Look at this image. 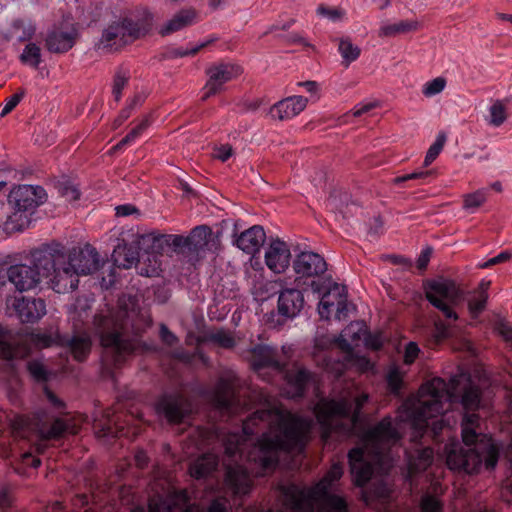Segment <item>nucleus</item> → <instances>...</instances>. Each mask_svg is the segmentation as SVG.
I'll return each mask as SVG.
<instances>
[{"instance_id":"f257e3e1","label":"nucleus","mask_w":512,"mask_h":512,"mask_svg":"<svg viewBox=\"0 0 512 512\" xmlns=\"http://www.w3.org/2000/svg\"><path fill=\"white\" fill-rule=\"evenodd\" d=\"M312 421L297 417L282 405L276 402L266 401L263 409L257 410L250 418L243 423V433L246 436L257 434L266 429L261 438L247 454L243 455V447L247 445V439L237 433H229L223 436L225 454L229 458L236 457L240 452L239 459H231L226 465L225 484L234 496H242L249 493L251 479L249 474L260 476L264 471L276 466L278 462V451L300 452L308 439Z\"/></svg>"},{"instance_id":"f03ea898","label":"nucleus","mask_w":512,"mask_h":512,"mask_svg":"<svg viewBox=\"0 0 512 512\" xmlns=\"http://www.w3.org/2000/svg\"><path fill=\"white\" fill-rule=\"evenodd\" d=\"M459 398L466 410L474 411L480 405V391L470 383L466 374H456L448 383L434 378L419 389L416 398L403 403L398 417L420 432L428 426L429 419L443 414Z\"/></svg>"},{"instance_id":"7ed1b4c3","label":"nucleus","mask_w":512,"mask_h":512,"mask_svg":"<svg viewBox=\"0 0 512 512\" xmlns=\"http://www.w3.org/2000/svg\"><path fill=\"white\" fill-rule=\"evenodd\" d=\"M399 438L400 435L390 418H384L363 434V447L353 448L348 454L356 485L362 486L371 478L374 466L382 471L391 467L389 449Z\"/></svg>"},{"instance_id":"20e7f679","label":"nucleus","mask_w":512,"mask_h":512,"mask_svg":"<svg viewBox=\"0 0 512 512\" xmlns=\"http://www.w3.org/2000/svg\"><path fill=\"white\" fill-rule=\"evenodd\" d=\"M47 252L43 261H51L52 289L57 293H65L77 288L80 275H90L100 269L103 261L97 250L90 244L78 245L66 249L59 243L46 245Z\"/></svg>"},{"instance_id":"39448f33","label":"nucleus","mask_w":512,"mask_h":512,"mask_svg":"<svg viewBox=\"0 0 512 512\" xmlns=\"http://www.w3.org/2000/svg\"><path fill=\"white\" fill-rule=\"evenodd\" d=\"M462 438L465 448L453 445L447 449L446 463L449 469L472 474L478 472L483 463L487 469L496 466L498 448L490 438L482 435L477 414H465L463 417Z\"/></svg>"},{"instance_id":"423d86ee","label":"nucleus","mask_w":512,"mask_h":512,"mask_svg":"<svg viewBox=\"0 0 512 512\" xmlns=\"http://www.w3.org/2000/svg\"><path fill=\"white\" fill-rule=\"evenodd\" d=\"M343 474L340 464H334L325 477L313 488L295 484L280 487L283 509L279 512H348L345 501L329 493L332 483Z\"/></svg>"},{"instance_id":"0eeeda50","label":"nucleus","mask_w":512,"mask_h":512,"mask_svg":"<svg viewBox=\"0 0 512 512\" xmlns=\"http://www.w3.org/2000/svg\"><path fill=\"white\" fill-rule=\"evenodd\" d=\"M131 309L120 304L117 311L106 307L99 310L93 317V328L99 336L101 345L110 348L115 353V361L119 362L126 354L136 349L134 339L125 337L128 327L138 330L137 318L139 313L130 301Z\"/></svg>"},{"instance_id":"6e6552de","label":"nucleus","mask_w":512,"mask_h":512,"mask_svg":"<svg viewBox=\"0 0 512 512\" xmlns=\"http://www.w3.org/2000/svg\"><path fill=\"white\" fill-rule=\"evenodd\" d=\"M154 25V15L146 7H137L108 24L95 43L100 53H111L146 36Z\"/></svg>"},{"instance_id":"1a4fd4ad","label":"nucleus","mask_w":512,"mask_h":512,"mask_svg":"<svg viewBox=\"0 0 512 512\" xmlns=\"http://www.w3.org/2000/svg\"><path fill=\"white\" fill-rule=\"evenodd\" d=\"M368 401V394L344 397L340 400H320L315 407L322 437L327 440L333 432L349 435L356 432L360 409Z\"/></svg>"},{"instance_id":"9d476101","label":"nucleus","mask_w":512,"mask_h":512,"mask_svg":"<svg viewBox=\"0 0 512 512\" xmlns=\"http://www.w3.org/2000/svg\"><path fill=\"white\" fill-rule=\"evenodd\" d=\"M48 253L46 245L31 252L29 263H18L7 267L8 282L13 285L16 291L23 293L38 288L43 279L47 280L52 288L51 261H43V255Z\"/></svg>"},{"instance_id":"9b49d317","label":"nucleus","mask_w":512,"mask_h":512,"mask_svg":"<svg viewBox=\"0 0 512 512\" xmlns=\"http://www.w3.org/2000/svg\"><path fill=\"white\" fill-rule=\"evenodd\" d=\"M46 191L41 186L19 185L14 187L8 197L13 212L7 217L5 229L19 232L28 227L29 215L46 200Z\"/></svg>"},{"instance_id":"f8f14e48","label":"nucleus","mask_w":512,"mask_h":512,"mask_svg":"<svg viewBox=\"0 0 512 512\" xmlns=\"http://www.w3.org/2000/svg\"><path fill=\"white\" fill-rule=\"evenodd\" d=\"M12 430L16 437L29 439L31 434L40 439H56L64 432L76 434L78 426L71 418H55L51 424L45 414H38L33 418L17 416L12 422Z\"/></svg>"},{"instance_id":"ddd939ff","label":"nucleus","mask_w":512,"mask_h":512,"mask_svg":"<svg viewBox=\"0 0 512 512\" xmlns=\"http://www.w3.org/2000/svg\"><path fill=\"white\" fill-rule=\"evenodd\" d=\"M424 290L426 299L442 312L446 320H458L454 308L462 302L464 292L455 280L437 276L424 283Z\"/></svg>"},{"instance_id":"4468645a","label":"nucleus","mask_w":512,"mask_h":512,"mask_svg":"<svg viewBox=\"0 0 512 512\" xmlns=\"http://www.w3.org/2000/svg\"><path fill=\"white\" fill-rule=\"evenodd\" d=\"M243 73L240 65L233 62H218L206 69L207 81L204 86L203 100L220 93L226 83L237 79Z\"/></svg>"},{"instance_id":"2eb2a0df","label":"nucleus","mask_w":512,"mask_h":512,"mask_svg":"<svg viewBox=\"0 0 512 512\" xmlns=\"http://www.w3.org/2000/svg\"><path fill=\"white\" fill-rule=\"evenodd\" d=\"M336 309V318L342 319L347 315V295L345 287L333 283L329 290L323 295L318 306L321 318L329 319L332 309Z\"/></svg>"},{"instance_id":"dca6fc26","label":"nucleus","mask_w":512,"mask_h":512,"mask_svg":"<svg viewBox=\"0 0 512 512\" xmlns=\"http://www.w3.org/2000/svg\"><path fill=\"white\" fill-rule=\"evenodd\" d=\"M336 309V318L342 319L347 315V295L345 287L333 283L329 290L323 295L318 306L321 318L329 319L332 309Z\"/></svg>"},{"instance_id":"f3484780","label":"nucleus","mask_w":512,"mask_h":512,"mask_svg":"<svg viewBox=\"0 0 512 512\" xmlns=\"http://www.w3.org/2000/svg\"><path fill=\"white\" fill-rule=\"evenodd\" d=\"M293 270L297 276L296 280L303 278L314 279L326 272L327 263L320 254L304 251L298 254L293 261Z\"/></svg>"},{"instance_id":"a211bd4d","label":"nucleus","mask_w":512,"mask_h":512,"mask_svg":"<svg viewBox=\"0 0 512 512\" xmlns=\"http://www.w3.org/2000/svg\"><path fill=\"white\" fill-rule=\"evenodd\" d=\"M237 376L227 372L220 377L213 394V401L217 408L231 413L236 412Z\"/></svg>"},{"instance_id":"6ab92c4d","label":"nucleus","mask_w":512,"mask_h":512,"mask_svg":"<svg viewBox=\"0 0 512 512\" xmlns=\"http://www.w3.org/2000/svg\"><path fill=\"white\" fill-rule=\"evenodd\" d=\"M78 38V31L72 24L51 29L45 38V46L52 53H65L72 49Z\"/></svg>"},{"instance_id":"aec40b11","label":"nucleus","mask_w":512,"mask_h":512,"mask_svg":"<svg viewBox=\"0 0 512 512\" xmlns=\"http://www.w3.org/2000/svg\"><path fill=\"white\" fill-rule=\"evenodd\" d=\"M156 411L164 416L170 423H180L191 412V405L182 396L169 395L162 397L157 405Z\"/></svg>"},{"instance_id":"412c9836","label":"nucleus","mask_w":512,"mask_h":512,"mask_svg":"<svg viewBox=\"0 0 512 512\" xmlns=\"http://www.w3.org/2000/svg\"><path fill=\"white\" fill-rule=\"evenodd\" d=\"M12 307L23 323H35L47 313L46 303L42 298H14Z\"/></svg>"},{"instance_id":"4be33fe9","label":"nucleus","mask_w":512,"mask_h":512,"mask_svg":"<svg viewBox=\"0 0 512 512\" xmlns=\"http://www.w3.org/2000/svg\"><path fill=\"white\" fill-rule=\"evenodd\" d=\"M199 20V12L194 7H187L177 11L158 28V34L162 37L172 35L193 26Z\"/></svg>"},{"instance_id":"5701e85b","label":"nucleus","mask_w":512,"mask_h":512,"mask_svg":"<svg viewBox=\"0 0 512 512\" xmlns=\"http://www.w3.org/2000/svg\"><path fill=\"white\" fill-rule=\"evenodd\" d=\"M308 99L303 96H290L284 98L269 109V115L274 120H290L299 115L306 108Z\"/></svg>"},{"instance_id":"b1692460","label":"nucleus","mask_w":512,"mask_h":512,"mask_svg":"<svg viewBox=\"0 0 512 512\" xmlns=\"http://www.w3.org/2000/svg\"><path fill=\"white\" fill-rule=\"evenodd\" d=\"M131 512L145 511L143 508H136ZM149 512H200V510L196 505H188L186 494L182 492L169 500L151 499L149 502Z\"/></svg>"},{"instance_id":"393cba45","label":"nucleus","mask_w":512,"mask_h":512,"mask_svg":"<svg viewBox=\"0 0 512 512\" xmlns=\"http://www.w3.org/2000/svg\"><path fill=\"white\" fill-rule=\"evenodd\" d=\"M290 250L287 244L279 239L272 240L265 252V263L275 273H282L289 265Z\"/></svg>"},{"instance_id":"a878e982","label":"nucleus","mask_w":512,"mask_h":512,"mask_svg":"<svg viewBox=\"0 0 512 512\" xmlns=\"http://www.w3.org/2000/svg\"><path fill=\"white\" fill-rule=\"evenodd\" d=\"M189 250L198 256H203L207 251H215L218 240L214 237L208 226H197L188 236Z\"/></svg>"},{"instance_id":"bb28decb","label":"nucleus","mask_w":512,"mask_h":512,"mask_svg":"<svg viewBox=\"0 0 512 512\" xmlns=\"http://www.w3.org/2000/svg\"><path fill=\"white\" fill-rule=\"evenodd\" d=\"M304 306L302 292L295 288H287L280 292L278 298V312L280 315L293 318L297 316Z\"/></svg>"},{"instance_id":"cd10ccee","label":"nucleus","mask_w":512,"mask_h":512,"mask_svg":"<svg viewBox=\"0 0 512 512\" xmlns=\"http://www.w3.org/2000/svg\"><path fill=\"white\" fill-rule=\"evenodd\" d=\"M249 361L256 371L269 367L278 372H282L283 364H281L275 355V351L263 345H257L250 350Z\"/></svg>"},{"instance_id":"c85d7f7f","label":"nucleus","mask_w":512,"mask_h":512,"mask_svg":"<svg viewBox=\"0 0 512 512\" xmlns=\"http://www.w3.org/2000/svg\"><path fill=\"white\" fill-rule=\"evenodd\" d=\"M266 239L264 229L259 225H254L242 232L235 243L239 249L248 254H253L262 247Z\"/></svg>"},{"instance_id":"c756f323","label":"nucleus","mask_w":512,"mask_h":512,"mask_svg":"<svg viewBox=\"0 0 512 512\" xmlns=\"http://www.w3.org/2000/svg\"><path fill=\"white\" fill-rule=\"evenodd\" d=\"M146 241L151 243L153 253L160 254L166 247H187L189 249L188 237L173 234H149L145 238Z\"/></svg>"},{"instance_id":"7c9ffc66","label":"nucleus","mask_w":512,"mask_h":512,"mask_svg":"<svg viewBox=\"0 0 512 512\" xmlns=\"http://www.w3.org/2000/svg\"><path fill=\"white\" fill-rule=\"evenodd\" d=\"M93 302L94 298L92 296L83 295L77 297L75 301L69 306V319L72 321L75 328H81L89 318Z\"/></svg>"},{"instance_id":"2f4dec72","label":"nucleus","mask_w":512,"mask_h":512,"mask_svg":"<svg viewBox=\"0 0 512 512\" xmlns=\"http://www.w3.org/2000/svg\"><path fill=\"white\" fill-rule=\"evenodd\" d=\"M310 378L307 370L296 368L285 373V379L291 390L287 391V395L291 398L300 397L303 394L306 383Z\"/></svg>"},{"instance_id":"473e14b6","label":"nucleus","mask_w":512,"mask_h":512,"mask_svg":"<svg viewBox=\"0 0 512 512\" xmlns=\"http://www.w3.org/2000/svg\"><path fill=\"white\" fill-rule=\"evenodd\" d=\"M420 24L417 20H401L396 23L384 24L378 31L379 37L388 38L417 31Z\"/></svg>"},{"instance_id":"72a5a7b5","label":"nucleus","mask_w":512,"mask_h":512,"mask_svg":"<svg viewBox=\"0 0 512 512\" xmlns=\"http://www.w3.org/2000/svg\"><path fill=\"white\" fill-rule=\"evenodd\" d=\"M114 263L121 268L128 269L139 260L137 249L129 244H118L113 251Z\"/></svg>"},{"instance_id":"f704fd0d","label":"nucleus","mask_w":512,"mask_h":512,"mask_svg":"<svg viewBox=\"0 0 512 512\" xmlns=\"http://www.w3.org/2000/svg\"><path fill=\"white\" fill-rule=\"evenodd\" d=\"M433 459V451L431 448H423L416 451L414 456H410L408 460V477L412 480L413 476L419 472L425 471Z\"/></svg>"},{"instance_id":"c9c22d12","label":"nucleus","mask_w":512,"mask_h":512,"mask_svg":"<svg viewBox=\"0 0 512 512\" xmlns=\"http://www.w3.org/2000/svg\"><path fill=\"white\" fill-rule=\"evenodd\" d=\"M218 465V459L214 454H204L197 458L189 468L190 474L196 479L204 478L213 472Z\"/></svg>"},{"instance_id":"e433bc0d","label":"nucleus","mask_w":512,"mask_h":512,"mask_svg":"<svg viewBox=\"0 0 512 512\" xmlns=\"http://www.w3.org/2000/svg\"><path fill=\"white\" fill-rule=\"evenodd\" d=\"M366 329L360 322L351 323L347 326L342 334L338 337V347L344 352H351L352 345L347 338H350L353 342L360 340L366 336Z\"/></svg>"},{"instance_id":"4c0bfd02","label":"nucleus","mask_w":512,"mask_h":512,"mask_svg":"<svg viewBox=\"0 0 512 512\" xmlns=\"http://www.w3.org/2000/svg\"><path fill=\"white\" fill-rule=\"evenodd\" d=\"M338 51L342 57V64L348 67L352 62L356 61L361 53L359 46L352 43L348 37L338 39Z\"/></svg>"},{"instance_id":"58836bf2","label":"nucleus","mask_w":512,"mask_h":512,"mask_svg":"<svg viewBox=\"0 0 512 512\" xmlns=\"http://www.w3.org/2000/svg\"><path fill=\"white\" fill-rule=\"evenodd\" d=\"M74 358L83 361L91 350V339L88 335L73 336L68 343Z\"/></svg>"},{"instance_id":"ea45409f","label":"nucleus","mask_w":512,"mask_h":512,"mask_svg":"<svg viewBox=\"0 0 512 512\" xmlns=\"http://www.w3.org/2000/svg\"><path fill=\"white\" fill-rule=\"evenodd\" d=\"M488 192L486 189H479L463 196V209L474 213L487 201Z\"/></svg>"},{"instance_id":"a19ab883","label":"nucleus","mask_w":512,"mask_h":512,"mask_svg":"<svg viewBox=\"0 0 512 512\" xmlns=\"http://www.w3.org/2000/svg\"><path fill=\"white\" fill-rule=\"evenodd\" d=\"M507 120V109L504 103L500 100H496L489 107V118L488 124L493 127L501 126Z\"/></svg>"},{"instance_id":"79ce46f5","label":"nucleus","mask_w":512,"mask_h":512,"mask_svg":"<svg viewBox=\"0 0 512 512\" xmlns=\"http://www.w3.org/2000/svg\"><path fill=\"white\" fill-rule=\"evenodd\" d=\"M392 498V490L386 483L375 484L373 489L369 491L365 500L367 503L374 499L379 501L381 504H386Z\"/></svg>"},{"instance_id":"37998d69","label":"nucleus","mask_w":512,"mask_h":512,"mask_svg":"<svg viewBox=\"0 0 512 512\" xmlns=\"http://www.w3.org/2000/svg\"><path fill=\"white\" fill-rule=\"evenodd\" d=\"M212 42H213V40L205 41V42H202L199 45H196L190 49L171 48L163 54V58L164 59H175V58H180V57L194 56L201 49L205 48Z\"/></svg>"},{"instance_id":"c03bdc74","label":"nucleus","mask_w":512,"mask_h":512,"mask_svg":"<svg viewBox=\"0 0 512 512\" xmlns=\"http://www.w3.org/2000/svg\"><path fill=\"white\" fill-rule=\"evenodd\" d=\"M20 59L23 63L37 68L41 62V50L39 46L34 43L27 44L20 56Z\"/></svg>"},{"instance_id":"a18cd8bd","label":"nucleus","mask_w":512,"mask_h":512,"mask_svg":"<svg viewBox=\"0 0 512 512\" xmlns=\"http://www.w3.org/2000/svg\"><path fill=\"white\" fill-rule=\"evenodd\" d=\"M446 85L447 80L444 77H436L422 86V94L427 98L434 97L443 92Z\"/></svg>"},{"instance_id":"49530a36","label":"nucleus","mask_w":512,"mask_h":512,"mask_svg":"<svg viewBox=\"0 0 512 512\" xmlns=\"http://www.w3.org/2000/svg\"><path fill=\"white\" fill-rule=\"evenodd\" d=\"M446 143V134L444 132H440L434 143L429 147L425 159H424V166H429L440 154L442 151L444 145Z\"/></svg>"},{"instance_id":"de8ad7c7","label":"nucleus","mask_w":512,"mask_h":512,"mask_svg":"<svg viewBox=\"0 0 512 512\" xmlns=\"http://www.w3.org/2000/svg\"><path fill=\"white\" fill-rule=\"evenodd\" d=\"M316 14L333 22H337L341 21L345 17L346 12L344 9L339 7H329L321 4L316 8Z\"/></svg>"},{"instance_id":"09e8293b","label":"nucleus","mask_w":512,"mask_h":512,"mask_svg":"<svg viewBox=\"0 0 512 512\" xmlns=\"http://www.w3.org/2000/svg\"><path fill=\"white\" fill-rule=\"evenodd\" d=\"M448 322H444L441 319H435L434 320V331H433V337L436 342H440L450 336V322L452 320H447Z\"/></svg>"},{"instance_id":"8fccbe9b","label":"nucleus","mask_w":512,"mask_h":512,"mask_svg":"<svg viewBox=\"0 0 512 512\" xmlns=\"http://www.w3.org/2000/svg\"><path fill=\"white\" fill-rule=\"evenodd\" d=\"M128 76L123 72H118L114 76L112 85V94L116 102L120 101L122 96V90L128 83Z\"/></svg>"},{"instance_id":"3c124183","label":"nucleus","mask_w":512,"mask_h":512,"mask_svg":"<svg viewBox=\"0 0 512 512\" xmlns=\"http://www.w3.org/2000/svg\"><path fill=\"white\" fill-rule=\"evenodd\" d=\"M488 295H479L476 294L472 297L468 302V309L473 317H476L480 314L486 307Z\"/></svg>"},{"instance_id":"603ef678","label":"nucleus","mask_w":512,"mask_h":512,"mask_svg":"<svg viewBox=\"0 0 512 512\" xmlns=\"http://www.w3.org/2000/svg\"><path fill=\"white\" fill-rule=\"evenodd\" d=\"M377 105L375 103H366V104H359L358 106H356L353 111L350 113H346L344 115H342L340 118H339V121L340 123H348L349 122V118L351 116L353 117H360L362 116L363 114H366L368 113L370 110H372L373 108H375Z\"/></svg>"},{"instance_id":"864d4df0","label":"nucleus","mask_w":512,"mask_h":512,"mask_svg":"<svg viewBox=\"0 0 512 512\" xmlns=\"http://www.w3.org/2000/svg\"><path fill=\"white\" fill-rule=\"evenodd\" d=\"M422 512H442L441 502L434 496L424 495L421 500Z\"/></svg>"},{"instance_id":"5fc2aeb1","label":"nucleus","mask_w":512,"mask_h":512,"mask_svg":"<svg viewBox=\"0 0 512 512\" xmlns=\"http://www.w3.org/2000/svg\"><path fill=\"white\" fill-rule=\"evenodd\" d=\"M0 354L3 358L11 360L18 357H22L21 354L16 348L11 346L10 344L3 341V330L0 328Z\"/></svg>"},{"instance_id":"6e6d98bb","label":"nucleus","mask_w":512,"mask_h":512,"mask_svg":"<svg viewBox=\"0 0 512 512\" xmlns=\"http://www.w3.org/2000/svg\"><path fill=\"white\" fill-rule=\"evenodd\" d=\"M59 193L62 197H64L67 201H76L80 197V192L78 188L70 183H62L59 185Z\"/></svg>"},{"instance_id":"4d7b16f0","label":"nucleus","mask_w":512,"mask_h":512,"mask_svg":"<svg viewBox=\"0 0 512 512\" xmlns=\"http://www.w3.org/2000/svg\"><path fill=\"white\" fill-rule=\"evenodd\" d=\"M212 341L224 348H232L235 345V340L231 334L225 331H217L211 335Z\"/></svg>"},{"instance_id":"13d9d810","label":"nucleus","mask_w":512,"mask_h":512,"mask_svg":"<svg viewBox=\"0 0 512 512\" xmlns=\"http://www.w3.org/2000/svg\"><path fill=\"white\" fill-rule=\"evenodd\" d=\"M384 337L382 333L378 332L375 334H370L366 332V336L364 337L365 345L373 350H379L383 346Z\"/></svg>"},{"instance_id":"bf43d9fd","label":"nucleus","mask_w":512,"mask_h":512,"mask_svg":"<svg viewBox=\"0 0 512 512\" xmlns=\"http://www.w3.org/2000/svg\"><path fill=\"white\" fill-rule=\"evenodd\" d=\"M387 382L390 390L397 393L402 385V375L397 369H392L387 376Z\"/></svg>"},{"instance_id":"052dcab7","label":"nucleus","mask_w":512,"mask_h":512,"mask_svg":"<svg viewBox=\"0 0 512 512\" xmlns=\"http://www.w3.org/2000/svg\"><path fill=\"white\" fill-rule=\"evenodd\" d=\"M24 96V91H20L19 93H16L12 95L6 102L5 106L3 107L0 116L4 117L7 114H9L21 101V99Z\"/></svg>"},{"instance_id":"680f3d73","label":"nucleus","mask_w":512,"mask_h":512,"mask_svg":"<svg viewBox=\"0 0 512 512\" xmlns=\"http://www.w3.org/2000/svg\"><path fill=\"white\" fill-rule=\"evenodd\" d=\"M160 338L168 346H174L178 343V338L172 333L165 324L160 325Z\"/></svg>"},{"instance_id":"e2e57ef3","label":"nucleus","mask_w":512,"mask_h":512,"mask_svg":"<svg viewBox=\"0 0 512 512\" xmlns=\"http://www.w3.org/2000/svg\"><path fill=\"white\" fill-rule=\"evenodd\" d=\"M420 352V349L418 345L415 342H410L406 346L405 354H404V362L406 364H411L415 361L418 354Z\"/></svg>"},{"instance_id":"0e129e2a","label":"nucleus","mask_w":512,"mask_h":512,"mask_svg":"<svg viewBox=\"0 0 512 512\" xmlns=\"http://www.w3.org/2000/svg\"><path fill=\"white\" fill-rule=\"evenodd\" d=\"M510 258H511V253L504 251V252H501L500 254H498L497 256L490 258L488 261H486L482 264H479L478 267L481 269H485L490 266L503 263V262L509 260Z\"/></svg>"},{"instance_id":"69168bd1","label":"nucleus","mask_w":512,"mask_h":512,"mask_svg":"<svg viewBox=\"0 0 512 512\" xmlns=\"http://www.w3.org/2000/svg\"><path fill=\"white\" fill-rule=\"evenodd\" d=\"M28 370L35 379H37V380L45 379V369L41 363L30 362L28 364Z\"/></svg>"},{"instance_id":"338daca9","label":"nucleus","mask_w":512,"mask_h":512,"mask_svg":"<svg viewBox=\"0 0 512 512\" xmlns=\"http://www.w3.org/2000/svg\"><path fill=\"white\" fill-rule=\"evenodd\" d=\"M208 512H229L227 501L223 498L213 500L208 508Z\"/></svg>"},{"instance_id":"774afa93","label":"nucleus","mask_w":512,"mask_h":512,"mask_svg":"<svg viewBox=\"0 0 512 512\" xmlns=\"http://www.w3.org/2000/svg\"><path fill=\"white\" fill-rule=\"evenodd\" d=\"M233 153V149L230 145H222L215 149L214 157L225 162L229 157H231Z\"/></svg>"}]
</instances>
